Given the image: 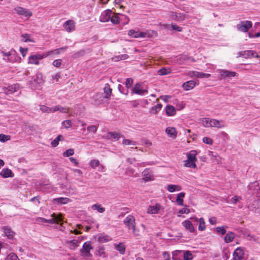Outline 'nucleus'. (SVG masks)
<instances>
[{
    "instance_id": "obj_20",
    "label": "nucleus",
    "mask_w": 260,
    "mask_h": 260,
    "mask_svg": "<svg viewBox=\"0 0 260 260\" xmlns=\"http://www.w3.org/2000/svg\"><path fill=\"white\" fill-rule=\"evenodd\" d=\"M115 248L118 250L121 254H124L125 251V246L122 243L114 244Z\"/></svg>"
},
{
    "instance_id": "obj_2",
    "label": "nucleus",
    "mask_w": 260,
    "mask_h": 260,
    "mask_svg": "<svg viewBox=\"0 0 260 260\" xmlns=\"http://www.w3.org/2000/svg\"><path fill=\"white\" fill-rule=\"evenodd\" d=\"M252 23L250 21H241L236 26L237 29L242 32H247L252 27Z\"/></svg>"
},
{
    "instance_id": "obj_44",
    "label": "nucleus",
    "mask_w": 260,
    "mask_h": 260,
    "mask_svg": "<svg viewBox=\"0 0 260 260\" xmlns=\"http://www.w3.org/2000/svg\"><path fill=\"white\" fill-rule=\"evenodd\" d=\"M74 154V150L73 149H69L63 153V156L64 157H68L72 156Z\"/></svg>"
},
{
    "instance_id": "obj_25",
    "label": "nucleus",
    "mask_w": 260,
    "mask_h": 260,
    "mask_svg": "<svg viewBox=\"0 0 260 260\" xmlns=\"http://www.w3.org/2000/svg\"><path fill=\"white\" fill-rule=\"evenodd\" d=\"M95 255L102 258L106 257V254L105 252V248L103 247H100L99 249L95 252Z\"/></svg>"
},
{
    "instance_id": "obj_48",
    "label": "nucleus",
    "mask_w": 260,
    "mask_h": 260,
    "mask_svg": "<svg viewBox=\"0 0 260 260\" xmlns=\"http://www.w3.org/2000/svg\"><path fill=\"white\" fill-rule=\"evenodd\" d=\"M242 198L240 196H235L230 199L231 203L236 204L239 201L241 200Z\"/></svg>"
},
{
    "instance_id": "obj_19",
    "label": "nucleus",
    "mask_w": 260,
    "mask_h": 260,
    "mask_svg": "<svg viewBox=\"0 0 260 260\" xmlns=\"http://www.w3.org/2000/svg\"><path fill=\"white\" fill-rule=\"evenodd\" d=\"M160 206L159 205L155 206H150L148 208L147 213L150 214H157L160 210Z\"/></svg>"
},
{
    "instance_id": "obj_33",
    "label": "nucleus",
    "mask_w": 260,
    "mask_h": 260,
    "mask_svg": "<svg viewBox=\"0 0 260 260\" xmlns=\"http://www.w3.org/2000/svg\"><path fill=\"white\" fill-rule=\"evenodd\" d=\"M184 166L186 167H188L190 168H196L197 167L196 162L194 161H188V160H186L184 161Z\"/></svg>"
},
{
    "instance_id": "obj_3",
    "label": "nucleus",
    "mask_w": 260,
    "mask_h": 260,
    "mask_svg": "<svg viewBox=\"0 0 260 260\" xmlns=\"http://www.w3.org/2000/svg\"><path fill=\"white\" fill-rule=\"evenodd\" d=\"M92 248L93 247L91 246L90 242H85L82 246V249L81 250V252L82 255L85 257L91 256L90 251L91 249H92Z\"/></svg>"
},
{
    "instance_id": "obj_46",
    "label": "nucleus",
    "mask_w": 260,
    "mask_h": 260,
    "mask_svg": "<svg viewBox=\"0 0 260 260\" xmlns=\"http://www.w3.org/2000/svg\"><path fill=\"white\" fill-rule=\"evenodd\" d=\"M51 216L55 219V223L58 224L59 222L61 221L62 220V215L61 214L56 215L55 213H53Z\"/></svg>"
},
{
    "instance_id": "obj_22",
    "label": "nucleus",
    "mask_w": 260,
    "mask_h": 260,
    "mask_svg": "<svg viewBox=\"0 0 260 260\" xmlns=\"http://www.w3.org/2000/svg\"><path fill=\"white\" fill-rule=\"evenodd\" d=\"M1 175L4 178L12 177L13 176L12 171L9 169H4L1 172Z\"/></svg>"
},
{
    "instance_id": "obj_1",
    "label": "nucleus",
    "mask_w": 260,
    "mask_h": 260,
    "mask_svg": "<svg viewBox=\"0 0 260 260\" xmlns=\"http://www.w3.org/2000/svg\"><path fill=\"white\" fill-rule=\"evenodd\" d=\"M169 17L171 20L178 22H182L186 18V15L183 13L171 11L169 14Z\"/></svg>"
},
{
    "instance_id": "obj_37",
    "label": "nucleus",
    "mask_w": 260,
    "mask_h": 260,
    "mask_svg": "<svg viewBox=\"0 0 260 260\" xmlns=\"http://www.w3.org/2000/svg\"><path fill=\"white\" fill-rule=\"evenodd\" d=\"M183 257L184 260H191L193 256L190 251H183Z\"/></svg>"
},
{
    "instance_id": "obj_39",
    "label": "nucleus",
    "mask_w": 260,
    "mask_h": 260,
    "mask_svg": "<svg viewBox=\"0 0 260 260\" xmlns=\"http://www.w3.org/2000/svg\"><path fill=\"white\" fill-rule=\"evenodd\" d=\"M108 137L118 140L119 139V138L122 137V136H121L119 133L109 132V133H108Z\"/></svg>"
},
{
    "instance_id": "obj_11",
    "label": "nucleus",
    "mask_w": 260,
    "mask_h": 260,
    "mask_svg": "<svg viewBox=\"0 0 260 260\" xmlns=\"http://www.w3.org/2000/svg\"><path fill=\"white\" fill-rule=\"evenodd\" d=\"M244 250L241 248H237L234 251L233 257L234 260H241L243 258Z\"/></svg>"
},
{
    "instance_id": "obj_24",
    "label": "nucleus",
    "mask_w": 260,
    "mask_h": 260,
    "mask_svg": "<svg viewBox=\"0 0 260 260\" xmlns=\"http://www.w3.org/2000/svg\"><path fill=\"white\" fill-rule=\"evenodd\" d=\"M167 189L169 192H173L176 190L180 191L181 189V187L178 185L170 184L167 186Z\"/></svg>"
},
{
    "instance_id": "obj_21",
    "label": "nucleus",
    "mask_w": 260,
    "mask_h": 260,
    "mask_svg": "<svg viewBox=\"0 0 260 260\" xmlns=\"http://www.w3.org/2000/svg\"><path fill=\"white\" fill-rule=\"evenodd\" d=\"M166 133L171 137L175 138L177 136V131L174 127H168L166 129Z\"/></svg>"
},
{
    "instance_id": "obj_52",
    "label": "nucleus",
    "mask_w": 260,
    "mask_h": 260,
    "mask_svg": "<svg viewBox=\"0 0 260 260\" xmlns=\"http://www.w3.org/2000/svg\"><path fill=\"white\" fill-rule=\"evenodd\" d=\"M10 139V136L4 134H0V141L5 142Z\"/></svg>"
},
{
    "instance_id": "obj_60",
    "label": "nucleus",
    "mask_w": 260,
    "mask_h": 260,
    "mask_svg": "<svg viewBox=\"0 0 260 260\" xmlns=\"http://www.w3.org/2000/svg\"><path fill=\"white\" fill-rule=\"evenodd\" d=\"M67 48H68L67 46H65V47H61V48H60L58 49H56L54 50H51V51H53V54L55 53V54H58L60 53L59 50H65L67 49Z\"/></svg>"
},
{
    "instance_id": "obj_8",
    "label": "nucleus",
    "mask_w": 260,
    "mask_h": 260,
    "mask_svg": "<svg viewBox=\"0 0 260 260\" xmlns=\"http://www.w3.org/2000/svg\"><path fill=\"white\" fill-rule=\"evenodd\" d=\"M112 11L110 10L105 11L101 15L100 20L103 22H107L111 18Z\"/></svg>"
},
{
    "instance_id": "obj_41",
    "label": "nucleus",
    "mask_w": 260,
    "mask_h": 260,
    "mask_svg": "<svg viewBox=\"0 0 260 260\" xmlns=\"http://www.w3.org/2000/svg\"><path fill=\"white\" fill-rule=\"evenodd\" d=\"M161 108L162 105L161 104H157L156 105H155V106L151 108V111H152V112L154 111L153 113L156 114L161 110Z\"/></svg>"
},
{
    "instance_id": "obj_40",
    "label": "nucleus",
    "mask_w": 260,
    "mask_h": 260,
    "mask_svg": "<svg viewBox=\"0 0 260 260\" xmlns=\"http://www.w3.org/2000/svg\"><path fill=\"white\" fill-rule=\"evenodd\" d=\"M196 77L200 78H209L211 77V75L210 74L197 72Z\"/></svg>"
},
{
    "instance_id": "obj_26",
    "label": "nucleus",
    "mask_w": 260,
    "mask_h": 260,
    "mask_svg": "<svg viewBox=\"0 0 260 260\" xmlns=\"http://www.w3.org/2000/svg\"><path fill=\"white\" fill-rule=\"evenodd\" d=\"M234 238V234L232 232H228L224 237V240L226 243L232 242Z\"/></svg>"
},
{
    "instance_id": "obj_5",
    "label": "nucleus",
    "mask_w": 260,
    "mask_h": 260,
    "mask_svg": "<svg viewBox=\"0 0 260 260\" xmlns=\"http://www.w3.org/2000/svg\"><path fill=\"white\" fill-rule=\"evenodd\" d=\"M14 10L18 15L24 16L25 17L29 18L32 16V13L29 10L20 7H17L15 8Z\"/></svg>"
},
{
    "instance_id": "obj_13",
    "label": "nucleus",
    "mask_w": 260,
    "mask_h": 260,
    "mask_svg": "<svg viewBox=\"0 0 260 260\" xmlns=\"http://www.w3.org/2000/svg\"><path fill=\"white\" fill-rule=\"evenodd\" d=\"M104 98L109 100L110 99V96L112 93V89L110 88L109 84L106 83L104 87Z\"/></svg>"
},
{
    "instance_id": "obj_51",
    "label": "nucleus",
    "mask_w": 260,
    "mask_h": 260,
    "mask_svg": "<svg viewBox=\"0 0 260 260\" xmlns=\"http://www.w3.org/2000/svg\"><path fill=\"white\" fill-rule=\"evenodd\" d=\"M236 75V73L235 72L233 71H230L229 70L225 71V74L224 77H235Z\"/></svg>"
},
{
    "instance_id": "obj_36",
    "label": "nucleus",
    "mask_w": 260,
    "mask_h": 260,
    "mask_svg": "<svg viewBox=\"0 0 260 260\" xmlns=\"http://www.w3.org/2000/svg\"><path fill=\"white\" fill-rule=\"evenodd\" d=\"M28 63L38 64H39V61L37 59V56L35 55L30 56L28 58Z\"/></svg>"
},
{
    "instance_id": "obj_16",
    "label": "nucleus",
    "mask_w": 260,
    "mask_h": 260,
    "mask_svg": "<svg viewBox=\"0 0 260 260\" xmlns=\"http://www.w3.org/2000/svg\"><path fill=\"white\" fill-rule=\"evenodd\" d=\"M197 155V151L196 150H191L186 154L187 160L190 161H194L196 162L197 161L196 156Z\"/></svg>"
},
{
    "instance_id": "obj_10",
    "label": "nucleus",
    "mask_w": 260,
    "mask_h": 260,
    "mask_svg": "<svg viewBox=\"0 0 260 260\" xmlns=\"http://www.w3.org/2000/svg\"><path fill=\"white\" fill-rule=\"evenodd\" d=\"M239 56H242L244 58H248L250 56H252V57L258 56V55L256 54V53L252 50H246V51H240V52H239Z\"/></svg>"
},
{
    "instance_id": "obj_17",
    "label": "nucleus",
    "mask_w": 260,
    "mask_h": 260,
    "mask_svg": "<svg viewBox=\"0 0 260 260\" xmlns=\"http://www.w3.org/2000/svg\"><path fill=\"white\" fill-rule=\"evenodd\" d=\"M196 83L194 81L190 80L183 83L182 87L185 90H189L195 87Z\"/></svg>"
},
{
    "instance_id": "obj_23",
    "label": "nucleus",
    "mask_w": 260,
    "mask_h": 260,
    "mask_svg": "<svg viewBox=\"0 0 260 260\" xmlns=\"http://www.w3.org/2000/svg\"><path fill=\"white\" fill-rule=\"evenodd\" d=\"M4 232L5 235L9 239L13 238L14 233L13 232L10 228L7 226H5L3 228Z\"/></svg>"
},
{
    "instance_id": "obj_9",
    "label": "nucleus",
    "mask_w": 260,
    "mask_h": 260,
    "mask_svg": "<svg viewBox=\"0 0 260 260\" xmlns=\"http://www.w3.org/2000/svg\"><path fill=\"white\" fill-rule=\"evenodd\" d=\"M143 179L145 181L153 180L154 177L152 171L149 169H145L142 172Z\"/></svg>"
},
{
    "instance_id": "obj_45",
    "label": "nucleus",
    "mask_w": 260,
    "mask_h": 260,
    "mask_svg": "<svg viewBox=\"0 0 260 260\" xmlns=\"http://www.w3.org/2000/svg\"><path fill=\"white\" fill-rule=\"evenodd\" d=\"M21 37L24 39L23 40L24 42H34V41L29 38L30 35L29 34H23L21 35Z\"/></svg>"
},
{
    "instance_id": "obj_32",
    "label": "nucleus",
    "mask_w": 260,
    "mask_h": 260,
    "mask_svg": "<svg viewBox=\"0 0 260 260\" xmlns=\"http://www.w3.org/2000/svg\"><path fill=\"white\" fill-rule=\"evenodd\" d=\"M52 54H53V51H50L44 53L43 54H35V55L37 56L38 60H40L46 57L47 56H48Z\"/></svg>"
},
{
    "instance_id": "obj_35",
    "label": "nucleus",
    "mask_w": 260,
    "mask_h": 260,
    "mask_svg": "<svg viewBox=\"0 0 260 260\" xmlns=\"http://www.w3.org/2000/svg\"><path fill=\"white\" fill-rule=\"evenodd\" d=\"M110 238L107 235H101L98 237V241L101 243H105L110 241Z\"/></svg>"
},
{
    "instance_id": "obj_63",
    "label": "nucleus",
    "mask_w": 260,
    "mask_h": 260,
    "mask_svg": "<svg viewBox=\"0 0 260 260\" xmlns=\"http://www.w3.org/2000/svg\"><path fill=\"white\" fill-rule=\"evenodd\" d=\"M20 51L23 57H24L27 53V48L20 47Z\"/></svg>"
},
{
    "instance_id": "obj_57",
    "label": "nucleus",
    "mask_w": 260,
    "mask_h": 260,
    "mask_svg": "<svg viewBox=\"0 0 260 260\" xmlns=\"http://www.w3.org/2000/svg\"><path fill=\"white\" fill-rule=\"evenodd\" d=\"M171 27L174 30H176L177 31H179V32H180L182 31V27L179 26L178 25H177V24H173V23H172L171 24Z\"/></svg>"
},
{
    "instance_id": "obj_34",
    "label": "nucleus",
    "mask_w": 260,
    "mask_h": 260,
    "mask_svg": "<svg viewBox=\"0 0 260 260\" xmlns=\"http://www.w3.org/2000/svg\"><path fill=\"white\" fill-rule=\"evenodd\" d=\"M70 199L67 198H58L54 199V201L61 204H65L68 203Z\"/></svg>"
},
{
    "instance_id": "obj_14",
    "label": "nucleus",
    "mask_w": 260,
    "mask_h": 260,
    "mask_svg": "<svg viewBox=\"0 0 260 260\" xmlns=\"http://www.w3.org/2000/svg\"><path fill=\"white\" fill-rule=\"evenodd\" d=\"M63 27L68 32H71L75 29V24L73 20H69L63 24Z\"/></svg>"
},
{
    "instance_id": "obj_59",
    "label": "nucleus",
    "mask_w": 260,
    "mask_h": 260,
    "mask_svg": "<svg viewBox=\"0 0 260 260\" xmlns=\"http://www.w3.org/2000/svg\"><path fill=\"white\" fill-rule=\"evenodd\" d=\"M58 111L61 113H67L69 112V108L66 107H62L58 105Z\"/></svg>"
},
{
    "instance_id": "obj_4",
    "label": "nucleus",
    "mask_w": 260,
    "mask_h": 260,
    "mask_svg": "<svg viewBox=\"0 0 260 260\" xmlns=\"http://www.w3.org/2000/svg\"><path fill=\"white\" fill-rule=\"evenodd\" d=\"M148 93L147 89H143L142 85L140 83H137L132 90V93L143 95Z\"/></svg>"
},
{
    "instance_id": "obj_53",
    "label": "nucleus",
    "mask_w": 260,
    "mask_h": 260,
    "mask_svg": "<svg viewBox=\"0 0 260 260\" xmlns=\"http://www.w3.org/2000/svg\"><path fill=\"white\" fill-rule=\"evenodd\" d=\"M216 231L218 234H221L222 235H224L226 233V231L223 226L217 227Z\"/></svg>"
},
{
    "instance_id": "obj_18",
    "label": "nucleus",
    "mask_w": 260,
    "mask_h": 260,
    "mask_svg": "<svg viewBox=\"0 0 260 260\" xmlns=\"http://www.w3.org/2000/svg\"><path fill=\"white\" fill-rule=\"evenodd\" d=\"M166 114L169 116H172L176 114V109L172 105H168L166 107Z\"/></svg>"
},
{
    "instance_id": "obj_30",
    "label": "nucleus",
    "mask_w": 260,
    "mask_h": 260,
    "mask_svg": "<svg viewBox=\"0 0 260 260\" xmlns=\"http://www.w3.org/2000/svg\"><path fill=\"white\" fill-rule=\"evenodd\" d=\"M171 73V71L170 69H167L165 68H163L161 69H159L157 72L158 74L160 76L166 75L170 74Z\"/></svg>"
},
{
    "instance_id": "obj_55",
    "label": "nucleus",
    "mask_w": 260,
    "mask_h": 260,
    "mask_svg": "<svg viewBox=\"0 0 260 260\" xmlns=\"http://www.w3.org/2000/svg\"><path fill=\"white\" fill-rule=\"evenodd\" d=\"M85 53V51L84 50H81L79 51H78L77 52L75 53L74 55H73V57L74 58H78V57H79L80 56H82L84 55Z\"/></svg>"
},
{
    "instance_id": "obj_54",
    "label": "nucleus",
    "mask_w": 260,
    "mask_h": 260,
    "mask_svg": "<svg viewBox=\"0 0 260 260\" xmlns=\"http://www.w3.org/2000/svg\"><path fill=\"white\" fill-rule=\"evenodd\" d=\"M87 129L89 133L93 132L95 133L97 131L98 127L95 125H89L87 126Z\"/></svg>"
},
{
    "instance_id": "obj_38",
    "label": "nucleus",
    "mask_w": 260,
    "mask_h": 260,
    "mask_svg": "<svg viewBox=\"0 0 260 260\" xmlns=\"http://www.w3.org/2000/svg\"><path fill=\"white\" fill-rule=\"evenodd\" d=\"M199 230L201 231H204L206 229V226L205 222L203 218H200L199 219Z\"/></svg>"
},
{
    "instance_id": "obj_49",
    "label": "nucleus",
    "mask_w": 260,
    "mask_h": 260,
    "mask_svg": "<svg viewBox=\"0 0 260 260\" xmlns=\"http://www.w3.org/2000/svg\"><path fill=\"white\" fill-rule=\"evenodd\" d=\"M100 165V161L98 159H93L90 161V166L92 168H95Z\"/></svg>"
},
{
    "instance_id": "obj_43",
    "label": "nucleus",
    "mask_w": 260,
    "mask_h": 260,
    "mask_svg": "<svg viewBox=\"0 0 260 260\" xmlns=\"http://www.w3.org/2000/svg\"><path fill=\"white\" fill-rule=\"evenodd\" d=\"M122 144L125 145H136L137 143L136 141H132L129 139H123L122 142Z\"/></svg>"
},
{
    "instance_id": "obj_64",
    "label": "nucleus",
    "mask_w": 260,
    "mask_h": 260,
    "mask_svg": "<svg viewBox=\"0 0 260 260\" xmlns=\"http://www.w3.org/2000/svg\"><path fill=\"white\" fill-rule=\"evenodd\" d=\"M209 221L211 224L214 225L216 223V218L214 217H211L209 219Z\"/></svg>"
},
{
    "instance_id": "obj_61",
    "label": "nucleus",
    "mask_w": 260,
    "mask_h": 260,
    "mask_svg": "<svg viewBox=\"0 0 260 260\" xmlns=\"http://www.w3.org/2000/svg\"><path fill=\"white\" fill-rule=\"evenodd\" d=\"M61 63V59H56L53 61L52 64L55 67H59Z\"/></svg>"
},
{
    "instance_id": "obj_7",
    "label": "nucleus",
    "mask_w": 260,
    "mask_h": 260,
    "mask_svg": "<svg viewBox=\"0 0 260 260\" xmlns=\"http://www.w3.org/2000/svg\"><path fill=\"white\" fill-rule=\"evenodd\" d=\"M128 35L129 36H131L133 37L136 38H146V37H150V36L149 32L135 31L133 29H131L130 30H129Z\"/></svg>"
},
{
    "instance_id": "obj_27",
    "label": "nucleus",
    "mask_w": 260,
    "mask_h": 260,
    "mask_svg": "<svg viewBox=\"0 0 260 260\" xmlns=\"http://www.w3.org/2000/svg\"><path fill=\"white\" fill-rule=\"evenodd\" d=\"M119 17L117 14H115L112 12L111 18H110V20L113 24H116L119 23Z\"/></svg>"
},
{
    "instance_id": "obj_47",
    "label": "nucleus",
    "mask_w": 260,
    "mask_h": 260,
    "mask_svg": "<svg viewBox=\"0 0 260 260\" xmlns=\"http://www.w3.org/2000/svg\"><path fill=\"white\" fill-rule=\"evenodd\" d=\"M63 126L66 128H69L72 126V121L70 120H66L62 122Z\"/></svg>"
},
{
    "instance_id": "obj_50",
    "label": "nucleus",
    "mask_w": 260,
    "mask_h": 260,
    "mask_svg": "<svg viewBox=\"0 0 260 260\" xmlns=\"http://www.w3.org/2000/svg\"><path fill=\"white\" fill-rule=\"evenodd\" d=\"M134 80L132 78H127L126 80L125 86L127 88H130L133 84Z\"/></svg>"
},
{
    "instance_id": "obj_12",
    "label": "nucleus",
    "mask_w": 260,
    "mask_h": 260,
    "mask_svg": "<svg viewBox=\"0 0 260 260\" xmlns=\"http://www.w3.org/2000/svg\"><path fill=\"white\" fill-rule=\"evenodd\" d=\"M211 127L221 128L225 126V123L223 120H218L215 119H211Z\"/></svg>"
},
{
    "instance_id": "obj_31",
    "label": "nucleus",
    "mask_w": 260,
    "mask_h": 260,
    "mask_svg": "<svg viewBox=\"0 0 260 260\" xmlns=\"http://www.w3.org/2000/svg\"><path fill=\"white\" fill-rule=\"evenodd\" d=\"M211 119L209 118H204L201 120V123L206 127H211Z\"/></svg>"
},
{
    "instance_id": "obj_56",
    "label": "nucleus",
    "mask_w": 260,
    "mask_h": 260,
    "mask_svg": "<svg viewBox=\"0 0 260 260\" xmlns=\"http://www.w3.org/2000/svg\"><path fill=\"white\" fill-rule=\"evenodd\" d=\"M40 109L43 112H50V108L45 105L40 106Z\"/></svg>"
},
{
    "instance_id": "obj_29",
    "label": "nucleus",
    "mask_w": 260,
    "mask_h": 260,
    "mask_svg": "<svg viewBox=\"0 0 260 260\" xmlns=\"http://www.w3.org/2000/svg\"><path fill=\"white\" fill-rule=\"evenodd\" d=\"M93 210H97L99 213H103L105 211V208L103 207L101 205L95 204L92 206Z\"/></svg>"
},
{
    "instance_id": "obj_15",
    "label": "nucleus",
    "mask_w": 260,
    "mask_h": 260,
    "mask_svg": "<svg viewBox=\"0 0 260 260\" xmlns=\"http://www.w3.org/2000/svg\"><path fill=\"white\" fill-rule=\"evenodd\" d=\"M183 226L185 229L190 232H193L194 231V228L190 221L189 220H186L182 222Z\"/></svg>"
},
{
    "instance_id": "obj_62",
    "label": "nucleus",
    "mask_w": 260,
    "mask_h": 260,
    "mask_svg": "<svg viewBox=\"0 0 260 260\" xmlns=\"http://www.w3.org/2000/svg\"><path fill=\"white\" fill-rule=\"evenodd\" d=\"M134 173H135V170L133 169L128 168L126 170L127 174L129 175H134L135 177H136L137 176L134 175Z\"/></svg>"
},
{
    "instance_id": "obj_58",
    "label": "nucleus",
    "mask_w": 260,
    "mask_h": 260,
    "mask_svg": "<svg viewBox=\"0 0 260 260\" xmlns=\"http://www.w3.org/2000/svg\"><path fill=\"white\" fill-rule=\"evenodd\" d=\"M203 141L207 144L212 145L213 144L212 140L208 137L203 138Z\"/></svg>"
},
{
    "instance_id": "obj_28",
    "label": "nucleus",
    "mask_w": 260,
    "mask_h": 260,
    "mask_svg": "<svg viewBox=\"0 0 260 260\" xmlns=\"http://www.w3.org/2000/svg\"><path fill=\"white\" fill-rule=\"evenodd\" d=\"M185 196V193L180 192L179 193L177 197L176 202L178 203L179 205L183 206V200L182 199Z\"/></svg>"
},
{
    "instance_id": "obj_6",
    "label": "nucleus",
    "mask_w": 260,
    "mask_h": 260,
    "mask_svg": "<svg viewBox=\"0 0 260 260\" xmlns=\"http://www.w3.org/2000/svg\"><path fill=\"white\" fill-rule=\"evenodd\" d=\"M123 222L129 230L134 228L135 225V219L132 215H128L125 218Z\"/></svg>"
},
{
    "instance_id": "obj_42",
    "label": "nucleus",
    "mask_w": 260,
    "mask_h": 260,
    "mask_svg": "<svg viewBox=\"0 0 260 260\" xmlns=\"http://www.w3.org/2000/svg\"><path fill=\"white\" fill-rule=\"evenodd\" d=\"M19 85L17 84H15L14 85L9 86L8 87V90L10 93H13L14 92L18 89Z\"/></svg>"
}]
</instances>
